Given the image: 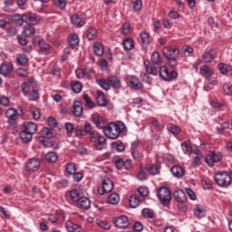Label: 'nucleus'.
<instances>
[{"label":"nucleus","mask_w":232,"mask_h":232,"mask_svg":"<svg viewBox=\"0 0 232 232\" xmlns=\"http://www.w3.org/2000/svg\"><path fill=\"white\" fill-rule=\"evenodd\" d=\"M126 131V125L122 121L111 122L103 128V133L108 139H119Z\"/></svg>","instance_id":"f257e3e1"},{"label":"nucleus","mask_w":232,"mask_h":232,"mask_svg":"<svg viewBox=\"0 0 232 232\" xmlns=\"http://www.w3.org/2000/svg\"><path fill=\"white\" fill-rule=\"evenodd\" d=\"M96 82L101 88H102V90H105L106 92L110 90V87L113 88L114 90H120L121 88V80L117 76H109L106 79L102 78L97 80Z\"/></svg>","instance_id":"f03ea898"},{"label":"nucleus","mask_w":232,"mask_h":232,"mask_svg":"<svg viewBox=\"0 0 232 232\" xmlns=\"http://www.w3.org/2000/svg\"><path fill=\"white\" fill-rule=\"evenodd\" d=\"M231 177L232 171L230 173L219 171L214 175V180L219 188H229V186H231Z\"/></svg>","instance_id":"7ed1b4c3"},{"label":"nucleus","mask_w":232,"mask_h":232,"mask_svg":"<svg viewBox=\"0 0 232 232\" xmlns=\"http://www.w3.org/2000/svg\"><path fill=\"white\" fill-rule=\"evenodd\" d=\"M90 135V141L94 142V150L97 151H102L104 148H106V138L99 133L97 130H93V132Z\"/></svg>","instance_id":"20e7f679"},{"label":"nucleus","mask_w":232,"mask_h":232,"mask_svg":"<svg viewBox=\"0 0 232 232\" xmlns=\"http://www.w3.org/2000/svg\"><path fill=\"white\" fill-rule=\"evenodd\" d=\"M158 197L160 204L169 206L171 202V190L167 187H161L158 189Z\"/></svg>","instance_id":"39448f33"},{"label":"nucleus","mask_w":232,"mask_h":232,"mask_svg":"<svg viewBox=\"0 0 232 232\" xmlns=\"http://www.w3.org/2000/svg\"><path fill=\"white\" fill-rule=\"evenodd\" d=\"M159 73H160V77L163 81H167L169 82L170 81H173V79H177L179 77V72H177L176 71H172L169 72V71L168 70V67L166 66H161L160 68Z\"/></svg>","instance_id":"423d86ee"},{"label":"nucleus","mask_w":232,"mask_h":232,"mask_svg":"<svg viewBox=\"0 0 232 232\" xmlns=\"http://www.w3.org/2000/svg\"><path fill=\"white\" fill-rule=\"evenodd\" d=\"M223 156L222 153L220 151H210L207 156H206V162L208 164V166H210L211 168H213V166L218 162H220V160H222Z\"/></svg>","instance_id":"0eeeda50"},{"label":"nucleus","mask_w":232,"mask_h":232,"mask_svg":"<svg viewBox=\"0 0 232 232\" xmlns=\"http://www.w3.org/2000/svg\"><path fill=\"white\" fill-rule=\"evenodd\" d=\"M71 22L76 28H82L83 24H86V14L82 12H78L71 16Z\"/></svg>","instance_id":"6e6552de"},{"label":"nucleus","mask_w":232,"mask_h":232,"mask_svg":"<svg viewBox=\"0 0 232 232\" xmlns=\"http://www.w3.org/2000/svg\"><path fill=\"white\" fill-rule=\"evenodd\" d=\"M39 168H41V160L37 158H32L25 163V169L29 173L39 171Z\"/></svg>","instance_id":"1a4fd4ad"},{"label":"nucleus","mask_w":232,"mask_h":232,"mask_svg":"<svg viewBox=\"0 0 232 232\" xmlns=\"http://www.w3.org/2000/svg\"><path fill=\"white\" fill-rule=\"evenodd\" d=\"M113 222L118 229H128L130 227V218L127 216L121 215L114 218Z\"/></svg>","instance_id":"9d476101"},{"label":"nucleus","mask_w":232,"mask_h":232,"mask_svg":"<svg viewBox=\"0 0 232 232\" xmlns=\"http://www.w3.org/2000/svg\"><path fill=\"white\" fill-rule=\"evenodd\" d=\"M92 122L95 124L96 128L104 131V128H106V119H104L101 114L97 112L93 113L92 115Z\"/></svg>","instance_id":"9b49d317"},{"label":"nucleus","mask_w":232,"mask_h":232,"mask_svg":"<svg viewBox=\"0 0 232 232\" xmlns=\"http://www.w3.org/2000/svg\"><path fill=\"white\" fill-rule=\"evenodd\" d=\"M127 84L130 88H132V90H141L142 89V82H140V80L133 75H129L126 78Z\"/></svg>","instance_id":"f8f14e48"},{"label":"nucleus","mask_w":232,"mask_h":232,"mask_svg":"<svg viewBox=\"0 0 232 232\" xmlns=\"http://www.w3.org/2000/svg\"><path fill=\"white\" fill-rule=\"evenodd\" d=\"M203 63H213L217 59V50L210 48L208 51L204 52L201 55Z\"/></svg>","instance_id":"ddd939ff"},{"label":"nucleus","mask_w":232,"mask_h":232,"mask_svg":"<svg viewBox=\"0 0 232 232\" xmlns=\"http://www.w3.org/2000/svg\"><path fill=\"white\" fill-rule=\"evenodd\" d=\"M113 191V181L110 178H106L102 181V188L98 189L100 195H104V193H111Z\"/></svg>","instance_id":"4468645a"},{"label":"nucleus","mask_w":232,"mask_h":232,"mask_svg":"<svg viewBox=\"0 0 232 232\" xmlns=\"http://www.w3.org/2000/svg\"><path fill=\"white\" fill-rule=\"evenodd\" d=\"M180 51L177 48L173 47H164L163 48V55L166 59H175V57H179Z\"/></svg>","instance_id":"2eb2a0df"},{"label":"nucleus","mask_w":232,"mask_h":232,"mask_svg":"<svg viewBox=\"0 0 232 232\" xmlns=\"http://www.w3.org/2000/svg\"><path fill=\"white\" fill-rule=\"evenodd\" d=\"M12 72H14V65L12 63L4 62L0 65L1 75H4L5 77H8V75H10Z\"/></svg>","instance_id":"dca6fc26"},{"label":"nucleus","mask_w":232,"mask_h":232,"mask_svg":"<svg viewBox=\"0 0 232 232\" xmlns=\"http://www.w3.org/2000/svg\"><path fill=\"white\" fill-rule=\"evenodd\" d=\"M24 17H25V23L27 24H37L41 21V16L34 13H26L24 14Z\"/></svg>","instance_id":"f3484780"},{"label":"nucleus","mask_w":232,"mask_h":232,"mask_svg":"<svg viewBox=\"0 0 232 232\" xmlns=\"http://www.w3.org/2000/svg\"><path fill=\"white\" fill-rule=\"evenodd\" d=\"M174 198L180 204H186L188 202V197L186 196V192L184 190L178 188L174 191Z\"/></svg>","instance_id":"a211bd4d"},{"label":"nucleus","mask_w":232,"mask_h":232,"mask_svg":"<svg viewBox=\"0 0 232 232\" xmlns=\"http://www.w3.org/2000/svg\"><path fill=\"white\" fill-rule=\"evenodd\" d=\"M77 208L80 209H90L92 208V202L86 197H82L77 201Z\"/></svg>","instance_id":"6ab92c4d"},{"label":"nucleus","mask_w":232,"mask_h":232,"mask_svg":"<svg viewBox=\"0 0 232 232\" xmlns=\"http://www.w3.org/2000/svg\"><path fill=\"white\" fill-rule=\"evenodd\" d=\"M65 227L68 232H84V230L82 229V227L81 226H79L70 220L66 221Z\"/></svg>","instance_id":"aec40b11"},{"label":"nucleus","mask_w":232,"mask_h":232,"mask_svg":"<svg viewBox=\"0 0 232 232\" xmlns=\"http://www.w3.org/2000/svg\"><path fill=\"white\" fill-rule=\"evenodd\" d=\"M170 171L176 179H182L183 175H185V170L180 165H174Z\"/></svg>","instance_id":"412c9836"},{"label":"nucleus","mask_w":232,"mask_h":232,"mask_svg":"<svg viewBox=\"0 0 232 232\" xmlns=\"http://www.w3.org/2000/svg\"><path fill=\"white\" fill-rule=\"evenodd\" d=\"M79 34H72L68 37V44L69 46L73 50L79 46Z\"/></svg>","instance_id":"4be33fe9"},{"label":"nucleus","mask_w":232,"mask_h":232,"mask_svg":"<svg viewBox=\"0 0 232 232\" xmlns=\"http://www.w3.org/2000/svg\"><path fill=\"white\" fill-rule=\"evenodd\" d=\"M72 113L75 117H81V115H82V103L80 101H74Z\"/></svg>","instance_id":"5701e85b"},{"label":"nucleus","mask_w":232,"mask_h":232,"mask_svg":"<svg viewBox=\"0 0 232 232\" xmlns=\"http://www.w3.org/2000/svg\"><path fill=\"white\" fill-rule=\"evenodd\" d=\"M92 50L98 57H102V55H104V46L101 43H94Z\"/></svg>","instance_id":"b1692460"},{"label":"nucleus","mask_w":232,"mask_h":232,"mask_svg":"<svg viewBox=\"0 0 232 232\" xmlns=\"http://www.w3.org/2000/svg\"><path fill=\"white\" fill-rule=\"evenodd\" d=\"M24 130H25L27 132L31 133V135H34L37 131V124L32 122V121H26L24 124Z\"/></svg>","instance_id":"393cba45"},{"label":"nucleus","mask_w":232,"mask_h":232,"mask_svg":"<svg viewBox=\"0 0 232 232\" xmlns=\"http://www.w3.org/2000/svg\"><path fill=\"white\" fill-rule=\"evenodd\" d=\"M150 59L151 63L157 66H160V64H162V57H160V53L157 51L151 53Z\"/></svg>","instance_id":"a878e982"},{"label":"nucleus","mask_w":232,"mask_h":232,"mask_svg":"<svg viewBox=\"0 0 232 232\" xmlns=\"http://www.w3.org/2000/svg\"><path fill=\"white\" fill-rule=\"evenodd\" d=\"M140 37L142 43V47L148 48L150 44V34H148V32H141L140 34Z\"/></svg>","instance_id":"bb28decb"},{"label":"nucleus","mask_w":232,"mask_h":232,"mask_svg":"<svg viewBox=\"0 0 232 232\" xmlns=\"http://www.w3.org/2000/svg\"><path fill=\"white\" fill-rule=\"evenodd\" d=\"M86 37L89 41H95L97 39V29L90 27L86 32Z\"/></svg>","instance_id":"cd10ccee"},{"label":"nucleus","mask_w":232,"mask_h":232,"mask_svg":"<svg viewBox=\"0 0 232 232\" xmlns=\"http://www.w3.org/2000/svg\"><path fill=\"white\" fill-rule=\"evenodd\" d=\"M71 88L74 93H81L82 92V83L78 81H72L71 82Z\"/></svg>","instance_id":"c85d7f7f"},{"label":"nucleus","mask_w":232,"mask_h":232,"mask_svg":"<svg viewBox=\"0 0 232 232\" xmlns=\"http://www.w3.org/2000/svg\"><path fill=\"white\" fill-rule=\"evenodd\" d=\"M142 198H140L137 195L131 196L129 199L130 208H138L139 204H140Z\"/></svg>","instance_id":"c756f323"},{"label":"nucleus","mask_w":232,"mask_h":232,"mask_svg":"<svg viewBox=\"0 0 232 232\" xmlns=\"http://www.w3.org/2000/svg\"><path fill=\"white\" fill-rule=\"evenodd\" d=\"M123 48L127 52H130V50H133V48H135V44L133 43V39L132 38H126L123 41Z\"/></svg>","instance_id":"7c9ffc66"},{"label":"nucleus","mask_w":232,"mask_h":232,"mask_svg":"<svg viewBox=\"0 0 232 232\" xmlns=\"http://www.w3.org/2000/svg\"><path fill=\"white\" fill-rule=\"evenodd\" d=\"M34 134H32V133H30V132H28V130H25L24 129V130H22L21 132H20V139H21V140H23V142H30V140H32V136H33Z\"/></svg>","instance_id":"2f4dec72"},{"label":"nucleus","mask_w":232,"mask_h":232,"mask_svg":"<svg viewBox=\"0 0 232 232\" xmlns=\"http://www.w3.org/2000/svg\"><path fill=\"white\" fill-rule=\"evenodd\" d=\"M194 215L198 218H202L203 217L206 216V212L204 211V208L200 205H196L194 208Z\"/></svg>","instance_id":"473e14b6"},{"label":"nucleus","mask_w":232,"mask_h":232,"mask_svg":"<svg viewBox=\"0 0 232 232\" xmlns=\"http://www.w3.org/2000/svg\"><path fill=\"white\" fill-rule=\"evenodd\" d=\"M38 46L42 53H46V52H48V50L51 48L50 44L44 40H40L38 42Z\"/></svg>","instance_id":"72a5a7b5"},{"label":"nucleus","mask_w":232,"mask_h":232,"mask_svg":"<svg viewBox=\"0 0 232 232\" xmlns=\"http://www.w3.org/2000/svg\"><path fill=\"white\" fill-rule=\"evenodd\" d=\"M44 139H53V131L47 127H44L41 131Z\"/></svg>","instance_id":"f704fd0d"},{"label":"nucleus","mask_w":232,"mask_h":232,"mask_svg":"<svg viewBox=\"0 0 232 232\" xmlns=\"http://www.w3.org/2000/svg\"><path fill=\"white\" fill-rule=\"evenodd\" d=\"M57 159H59V156L54 151H50L45 155V160L47 162H57Z\"/></svg>","instance_id":"c9c22d12"},{"label":"nucleus","mask_w":232,"mask_h":232,"mask_svg":"<svg viewBox=\"0 0 232 232\" xmlns=\"http://www.w3.org/2000/svg\"><path fill=\"white\" fill-rule=\"evenodd\" d=\"M5 116L9 121H15V119H17V111L14 108H10L5 111Z\"/></svg>","instance_id":"e433bc0d"},{"label":"nucleus","mask_w":232,"mask_h":232,"mask_svg":"<svg viewBox=\"0 0 232 232\" xmlns=\"http://www.w3.org/2000/svg\"><path fill=\"white\" fill-rule=\"evenodd\" d=\"M145 70L147 73L150 75H157L159 73V71H157V68L152 67L151 64H150V62H145Z\"/></svg>","instance_id":"4c0bfd02"},{"label":"nucleus","mask_w":232,"mask_h":232,"mask_svg":"<svg viewBox=\"0 0 232 232\" xmlns=\"http://www.w3.org/2000/svg\"><path fill=\"white\" fill-rule=\"evenodd\" d=\"M131 155H132V159L133 160H136L137 162H140V160H142V159H144V153H142V151L140 150H131Z\"/></svg>","instance_id":"58836bf2"},{"label":"nucleus","mask_w":232,"mask_h":232,"mask_svg":"<svg viewBox=\"0 0 232 232\" xmlns=\"http://www.w3.org/2000/svg\"><path fill=\"white\" fill-rule=\"evenodd\" d=\"M181 148L183 150V153H185V155H191V150L193 148V146H191V143L185 141L181 143Z\"/></svg>","instance_id":"ea45409f"},{"label":"nucleus","mask_w":232,"mask_h":232,"mask_svg":"<svg viewBox=\"0 0 232 232\" xmlns=\"http://www.w3.org/2000/svg\"><path fill=\"white\" fill-rule=\"evenodd\" d=\"M121 198L118 196L117 193H112L108 198L109 204H112L113 206L117 205L120 202Z\"/></svg>","instance_id":"a19ab883"},{"label":"nucleus","mask_w":232,"mask_h":232,"mask_svg":"<svg viewBox=\"0 0 232 232\" xmlns=\"http://www.w3.org/2000/svg\"><path fill=\"white\" fill-rule=\"evenodd\" d=\"M65 169L67 175H73L74 172L77 171V167L75 166V163L70 162L67 163Z\"/></svg>","instance_id":"79ce46f5"},{"label":"nucleus","mask_w":232,"mask_h":232,"mask_svg":"<svg viewBox=\"0 0 232 232\" xmlns=\"http://www.w3.org/2000/svg\"><path fill=\"white\" fill-rule=\"evenodd\" d=\"M16 61L18 64L23 66L24 64H26V63H28V56H26V54L24 53L17 54Z\"/></svg>","instance_id":"37998d69"},{"label":"nucleus","mask_w":232,"mask_h":232,"mask_svg":"<svg viewBox=\"0 0 232 232\" xmlns=\"http://www.w3.org/2000/svg\"><path fill=\"white\" fill-rule=\"evenodd\" d=\"M187 53L191 55V53H193V47L190 45H183L181 47V57H186Z\"/></svg>","instance_id":"c03bdc74"},{"label":"nucleus","mask_w":232,"mask_h":232,"mask_svg":"<svg viewBox=\"0 0 232 232\" xmlns=\"http://www.w3.org/2000/svg\"><path fill=\"white\" fill-rule=\"evenodd\" d=\"M199 73L203 75V77H209V75H211V69L208 65H203L200 68Z\"/></svg>","instance_id":"a18cd8bd"},{"label":"nucleus","mask_w":232,"mask_h":232,"mask_svg":"<svg viewBox=\"0 0 232 232\" xmlns=\"http://www.w3.org/2000/svg\"><path fill=\"white\" fill-rule=\"evenodd\" d=\"M24 32L26 37H34V35H35V27L29 25L24 28Z\"/></svg>","instance_id":"49530a36"},{"label":"nucleus","mask_w":232,"mask_h":232,"mask_svg":"<svg viewBox=\"0 0 232 232\" xmlns=\"http://www.w3.org/2000/svg\"><path fill=\"white\" fill-rule=\"evenodd\" d=\"M96 223H97V226H99V227H102V229H110V227H111V225L110 224V222L104 221L102 219H97Z\"/></svg>","instance_id":"de8ad7c7"},{"label":"nucleus","mask_w":232,"mask_h":232,"mask_svg":"<svg viewBox=\"0 0 232 232\" xmlns=\"http://www.w3.org/2000/svg\"><path fill=\"white\" fill-rule=\"evenodd\" d=\"M138 192L140 193V198H141V200H144V197L150 195V190L146 187H140Z\"/></svg>","instance_id":"09e8293b"},{"label":"nucleus","mask_w":232,"mask_h":232,"mask_svg":"<svg viewBox=\"0 0 232 232\" xmlns=\"http://www.w3.org/2000/svg\"><path fill=\"white\" fill-rule=\"evenodd\" d=\"M148 122L149 124H150V126H152V128H155V130H157L158 131L160 130V123L159 122V121H157V119L149 118Z\"/></svg>","instance_id":"8fccbe9b"},{"label":"nucleus","mask_w":232,"mask_h":232,"mask_svg":"<svg viewBox=\"0 0 232 232\" xmlns=\"http://www.w3.org/2000/svg\"><path fill=\"white\" fill-rule=\"evenodd\" d=\"M142 215L145 218H153L155 217V212L151 208H143Z\"/></svg>","instance_id":"3c124183"},{"label":"nucleus","mask_w":232,"mask_h":232,"mask_svg":"<svg viewBox=\"0 0 232 232\" xmlns=\"http://www.w3.org/2000/svg\"><path fill=\"white\" fill-rule=\"evenodd\" d=\"M55 6L60 8V10H64L66 8V0H53Z\"/></svg>","instance_id":"603ef678"},{"label":"nucleus","mask_w":232,"mask_h":232,"mask_svg":"<svg viewBox=\"0 0 232 232\" xmlns=\"http://www.w3.org/2000/svg\"><path fill=\"white\" fill-rule=\"evenodd\" d=\"M147 169L150 175H159L160 173L159 167H157V165H154V164L149 165L147 167Z\"/></svg>","instance_id":"864d4df0"},{"label":"nucleus","mask_w":232,"mask_h":232,"mask_svg":"<svg viewBox=\"0 0 232 232\" xmlns=\"http://www.w3.org/2000/svg\"><path fill=\"white\" fill-rule=\"evenodd\" d=\"M83 101H85V106L87 108H95V104L92 102V98L88 94H83Z\"/></svg>","instance_id":"5fc2aeb1"},{"label":"nucleus","mask_w":232,"mask_h":232,"mask_svg":"<svg viewBox=\"0 0 232 232\" xmlns=\"http://www.w3.org/2000/svg\"><path fill=\"white\" fill-rule=\"evenodd\" d=\"M65 130L67 131V136L72 137V135L73 134V130H75V127H73V123L66 122Z\"/></svg>","instance_id":"6e6d98bb"},{"label":"nucleus","mask_w":232,"mask_h":232,"mask_svg":"<svg viewBox=\"0 0 232 232\" xmlns=\"http://www.w3.org/2000/svg\"><path fill=\"white\" fill-rule=\"evenodd\" d=\"M80 193H79V190L77 189H72L70 193V197L72 198V200H73V202H79V198L80 197Z\"/></svg>","instance_id":"4d7b16f0"},{"label":"nucleus","mask_w":232,"mask_h":232,"mask_svg":"<svg viewBox=\"0 0 232 232\" xmlns=\"http://www.w3.org/2000/svg\"><path fill=\"white\" fill-rule=\"evenodd\" d=\"M29 101H37L39 99V92L37 90L33 89V92L28 95Z\"/></svg>","instance_id":"13d9d810"},{"label":"nucleus","mask_w":232,"mask_h":232,"mask_svg":"<svg viewBox=\"0 0 232 232\" xmlns=\"http://www.w3.org/2000/svg\"><path fill=\"white\" fill-rule=\"evenodd\" d=\"M83 131L84 133H87V135H91L94 131L93 127H92V124L90 122H86L84 124Z\"/></svg>","instance_id":"bf43d9fd"},{"label":"nucleus","mask_w":232,"mask_h":232,"mask_svg":"<svg viewBox=\"0 0 232 232\" xmlns=\"http://www.w3.org/2000/svg\"><path fill=\"white\" fill-rule=\"evenodd\" d=\"M133 2L134 12H139L142 8V1L140 0H131Z\"/></svg>","instance_id":"052dcab7"},{"label":"nucleus","mask_w":232,"mask_h":232,"mask_svg":"<svg viewBox=\"0 0 232 232\" xmlns=\"http://www.w3.org/2000/svg\"><path fill=\"white\" fill-rule=\"evenodd\" d=\"M218 70H219V72H221V73L223 75H226L227 73V72H229V66H227V64L219 63Z\"/></svg>","instance_id":"680f3d73"},{"label":"nucleus","mask_w":232,"mask_h":232,"mask_svg":"<svg viewBox=\"0 0 232 232\" xmlns=\"http://www.w3.org/2000/svg\"><path fill=\"white\" fill-rule=\"evenodd\" d=\"M202 155L198 154V156H195L192 160V166L195 168L198 167L201 164Z\"/></svg>","instance_id":"e2e57ef3"},{"label":"nucleus","mask_w":232,"mask_h":232,"mask_svg":"<svg viewBox=\"0 0 232 232\" xmlns=\"http://www.w3.org/2000/svg\"><path fill=\"white\" fill-rule=\"evenodd\" d=\"M169 131H170V133H173V135H179V133H180V128H179L177 125H170L169 127Z\"/></svg>","instance_id":"0e129e2a"},{"label":"nucleus","mask_w":232,"mask_h":232,"mask_svg":"<svg viewBox=\"0 0 232 232\" xmlns=\"http://www.w3.org/2000/svg\"><path fill=\"white\" fill-rule=\"evenodd\" d=\"M16 73L19 75V77H28V71H26L24 68L17 69Z\"/></svg>","instance_id":"69168bd1"},{"label":"nucleus","mask_w":232,"mask_h":232,"mask_svg":"<svg viewBox=\"0 0 232 232\" xmlns=\"http://www.w3.org/2000/svg\"><path fill=\"white\" fill-rule=\"evenodd\" d=\"M223 90L226 93V95H231V92H232V85L229 84V83H225L223 85Z\"/></svg>","instance_id":"338daca9"},{"label":"nucleus","mask_w":232,"mask_h":232,"mask_svg":"<svg viewBox=\"0 0 232 232\" xmlns=\"http://www.w3.org/2000/svg\"><path fill=\"white\" fill-rule=\"evenodd\" d=\"M115 166L117 169H122L124 167V161L122 160V159L118 158L117 160H115Z\"/></svg>","instance_id":"774afa93"}]
</instances>
